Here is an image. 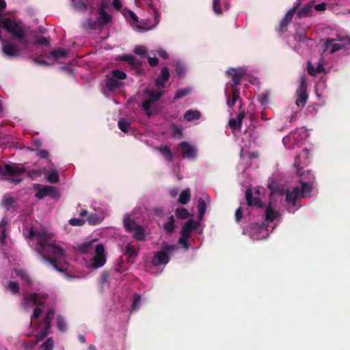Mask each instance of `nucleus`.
<instances>
[{
  "instance_id": "obj_1",
  "label": "nucleus",
  "mask_w": 350,
  "mask_h": 350,
  "mask_svg": "<svg viewBox=\"0 0 350 350\" xmlns=\"http://www.w3.org/2000/svg\"><path fill=\"white\" fill-rule=\"evenodd\" d=\"M38 253L42 256V259L49 262L56 271L60 273L65 271V269L60 267V264L58 262V260L64 258V251L62 247L52 243L44 252H38Z\"/></svg>"
},
{
  "instance_id": "obj_2",
  "label": "nucleus",
  "mask_w": 350,
  "mask_h": 350,
  "mask_svg": "<svg viewBox=\"0 0 350 350\" xmlns=\"http://www.w3.org/2000/svg\"><path fill=\"white\" fill-rule=\"evenodd\" d=\"M176 249V246L174 245L162 243L161 250L154 252L151 258L152 265L159 267L167 265L170 261L169 255L172 254Z\"/></svg>"
},
{
  "instance_id": "obj_3",
  "label": "nucleus",
  "mask_w": 350,
  "mask_h": 350,
  "mask_svg": "<svg viewBox=\"0 0 350 350\" xmlns=\"http://www.w3.org/2000/svg\"><path fill=\"white\" fill-rule=\"evenodd\" d=\"M2 27L10 33L14 40H21L25 36V31L21 22H16L10 18H5L1 21Z\"/></svg>"
},
{
  "instance_id": "obj_4",
  "label": "nucleus",
  "mask_w": 350,
  "mask_h": 350,
  "mask_svg": "<svg viewBox=\"0 0 350 350\" xmlns=\"http://www.w3.org/2000/svg\"><path fill=\"white\" fill-rule=\"evenodd\" d=\"M28 237L29 239L36 238L38 244L40 247L39 252H44L47 250L52 242H50L52 239V234L47 232L45 230L35 231L33 229H30Z\"/></svg>"
},
{
  "instance_id": "obj_5",
  "label": "nucleus",
  "mask_w": 350,
  "mask_h": 350,
  "mask_svg": "<svg viewBox=\"0 0 350 350\" xmlns=\"http://www.w3.org/2000/svg\"><path fill=\"white\" fill-rule=\"evenodd\" d=\"M144 92L148 96V98L142 102V108L145 111L146 116L150 117L153 115V111L150 109L152 105L161 98L164 92L162 90L154 91L146 89Z\"/></svg>"
},
{
  "instance_id": "obj_6",
  "label": "nucleus",
  "mask_w": 350,
  "mask_h": 350,
  "mask_svg": "<svg viewBox=\"0 0 350 350\" xmlns=\"http://www.w3.org/2000/svg\"><path fill=\"white\" fill-rule=\"evenodd\" d=\"M95 254L90 260V267L93 269L102 267L106 262V254L103 244H97L95 247Z\"/></svg>"
},
{
  "instance_id": "obj_7",
  "label": "nucleus",
  "mask_w": 350,
  "mask_h": 350,
  "mask_svg": "<svg viewBox=\"0 0 350 350\" xmlns=\"http://www.w3.org/2000/svg\"><path fill=\"white\" fill-rule=\"evenodd\" d=\"M299 191V186L295 187L292 191H288L286 194L287 210L289 213H294L297 209V200L301 198Z\"/></svg>"
},
{
  "instance_id": "obj_8",
  "label": "nucleus",
  "mask_w": 350,
  "mask_h": 350,
  "mask_svg": "<svg viewBox=\"0 0 350 350\" xmlns=\"http://www.w3.org/2000/svg\"><path fill=\"white\" fill-rule=\"evenodd\" d=\"M34 187L37 190L35 197L38 199H43L46 196H49L51 198H55L58 196L57 189L53 186H44L40 184H36Z\"/></svg>"
},
{
  "instance_id": "obj_9",
  "label": "nucleus",
  "mask_w": 350,
  "mask_h": 350,
  "mask_svg": "<svg viewBox=\"0 0 350 350\" xmlns=\"http://www.w3.org/2000/svg\"><path fill=\"white\" fill-rule=\"evenodd\" d=\"M307 83L306 80L304 77H301L300 79V84L297 90L296 94H297V99H296V105L298 107H303L305 106L308 96L307 94Z\"/></svg>"
},
{
  "instance_id": "obj_10",
  "label": "nucleus",
  "mask_w": 350,
  "mask_h": 350,
  "mask_svg": "<svg viewBox=\"0 0 350 350\" xmlns=\"http://www.w3.org/2000/svg\"><path fill=\"white\" fill-rule=\"evenodd\" d=\"M179 147L181 148V154L183 159H197L198 150L196 146L185 141L179 144Z\"/></svg>"
},
{
  "instance_id": "obj_11",
  "label": "nucleus",
  "mask_w": 350,
  "mask_h": 350,
  "mask_svg": "<svg viewBox=\"0 0 350 350\" xmlns=\"http://www.w3.org/2000/svg\"><path fill=\"white\" fill-rule=\"evenodd\" d=\"M2 44V51L7 57H16L20 55L21 51L17 44L7 40H3Z\"/></svg>"
},
{
  "instance_id": "obj_12",
  "label": "nucleus",
  "mask_w": 350,
  "mask_h": 350,
  "mask_svg": "<svg viewBox=\"0 0 350 350\" xmlns=\"http://www.w3.org/2000/svg\"><path fill=\"white\" fill-rule=\"evenodd\" d=\"M297 7L295 6L287 12L284 17L280 21L279 26L275 29L278 33H283L287 31L288 26L291 23L293 17L295 15Z\"/></svg>"
},
{
  "instance_id": "obj_13",
  "label": "nucleus",
  "mask_w": 350,
  "mask_h": 350,
  "mask_svg": "<svg viewBox=\"0 0 350 350\" xmlns=\"http://www.w3.org/2000/svg\"><path fill=\"white\" fill-rule=\"evenodd\" d=\"M46 295H42V296L37 293H32L29 295H25L23 297V305L26 307L29 305L31 302L37 306H43L44 301L41 300L42 299H45Z\"/></svg>"
},
{
  "instance_id": "obj_14",
  "label": "nucleus",
  "mask_w": 350,
  "mask_h": 350,
  "mask_svg": "<svg viewBox=\"0 0 350 350\" xmlns=\"http://www.w3.org/2000/svg\"><path fill=\"white\" fill-rule=\"evenodd\" d=\"M106 8L107 3L105 2L100 3L98 7V17L97 21L100 26L107 25L112 20V16L105 10Z\"/></svg>"
},
{
  "instance_id": "obj_15",
  "label": "nucleus",
  "mask_w": 350,
  "mask_h": 350,
  "mask_svg": "<svg viewBox=\"0 0 350 350\" xmlns=\"http://www.w3.org/2000/svg\"><path fill=\"white\" fill-rule=\"evenodd\" d=\"M245 200L247 205L249 206H255L257 208L263 207V203L258 196H254L252 190L250 188L245 191Z\"/></svg>"
},
{
  "instance_id": "obj_16",
  "label": "nucleus",
  "mask_w": 350,
  "mask_h": 350,
  "mask_svg": "<svg viewBox=\"0 0 350 350\" xmlns=\"http://www.w3.org/2000/svg\"><path fill=\"white\" fill-rule=\"evenodd\" d=\"M337 40V39L335 38H328L326 39L324 42V50L323 51L325 52L327 51H329V53L333 54L335 52L344 49L345 48V46L344 44H338V43H334Z\"/></svg>"
},
{
  "instance_id": "obj_17",
  "label": "nucleus",
  "mask_w": 350,
  "mask_h": 350,
  "mask_svg": "<svg viewBox=\"0 0 350 350\" xmlns=\"http://www.w3.org/2000/svg\"><path fill=\"white\" fill-rule=\"evenodd\" d=\"M198 223L193 219H189L186 221L183 226H182L180 230V234L182 237H185L186 238H189L191 236V232L197 229Z\"/></svg>"
},
{
  "instance_id": "obj_18",
  "label": "nucleus",
  "mask_w": 350,
  "mask_h": 350,
  "mask_svg": "<svg viewBox=\"0 0 350 350\" xmlns=\"http://www.w3.org/2000/svg\"><path fill=\"white\" fill-rule=\"evenodd\" d=\"M226 74L227 76L232 78V88H237V85L240 83L241 79L245 75L244 72L242 70H238L235 68L228 69L226 72Z\"/></svg>"
},
{
  "instance_id": "obj_19",
  "label": "nucleus",
  "mask_w": 350,
  "mask_h": 350,
  "mask_svg": "<svg viewBox=\"0 0 350 350\" xmlns=\"http://www.w3.org/2000/svg\"><path fill=\"white\" fill-rule=\"evenodd\" d=\"M170 71L167 67L164 66L161 70L160 75L154 80V84L157 88H164L165 83L170 79Z\"/></svg>"
},
{
  "instance_id": "obj_20",
  "label": "nucleus",
  "mask_w": 350,
  "mask_h": 350,
  "mask_svg": "<svg viewBox=\"0 0 350 350\" xmlns=\"http://www.w3.org/2000/svg\"><path fill=\"white\" fill-rule=\"evenodd\" d=\"M122 85V83L111 75H107L105 79V86L109 92H114Z\"/></svg>"
},
{
  "instance_id": "obj_21",
  "label": "nucleus",
  "mask_w": 350,
  "mask_h": 350,
  "mask_svg": "<svg viewBox=\"0 0 350 350\" xmlns=\"http://www.w3.org/2000/svg\"><path fill=\"white\" fill-rule=\"evenodd\" d=\"M26 172V169L24 167H18L17 165H12L10 164H5V173L7 176H15L18 174Z\"/></svg>"
},
{
  "instance_id": "obj_22",
  "label": "nucleus",
  "mask_w": 350,
  "mask_h": 350,
  "mask_svg": "<svg viewBox=\"0 0 350 350\" xmlns=\"http://www.w3.org/2000/svg\"><path fill=\"white\" fill-rule=\"evenodd\" d=\"M149 12L154 15L155 21L158 23L159 18V9L161 8L159 0H150L148 3Z\"/></svg>"
},
{
  "instance_id": "obj_23",
  "label": "nucleus",
  "mask_w": 350,
  "mask_h": 350,
  "mask_svg": "<svg viewBox=\"0 0 350 350\" xmlns=\"http://www.w3.org/2000/svg\"><path fill=\"white\" fill-rule=\"evenodd\" d=\"M301 187L299 186V193L301 194V197H310L311 191H312V186L307 182H305L302 180H300Z\"/></svg>"
},
{
  "instance_id": "obj_24",
  "label": "nucleus",
  "mask_w": 350,
  "mask_h": 350,
  "mask_svg": "<svg viewBox=\"0 0 350 350\" xmlns=\"http://www.w3.org/2000/svg\"><path fill=\"white\" fill-rule=\"evenodd\" d=\"M279 213L274 210L271 205L268 206L265 213V220L267 222L273 221L278 217Z\"/></svg>"
},
{
  "instance_id": "obj_25",
  "label": "nucleus",
  "mask_w": 350,
  "mask_h": 350,
  "mask_svg": "<svg viewBox=\"0 0 350 350\" xmlns=\"http://www.w3.org/2000/svg\"><path fill=\"white\" fill-rule=\"evenodd\" d=\"M96 242V240H92L88 242L83 243L82 244L78 246V251L82 254H88L93 250L94 245Z\"/></svg>"
},
{
  "instance_id": "obj_26",
  "label": "nucleus",
  "mask_w": 350,
  "mask_h": 350,
  "mask_svg": "<svg viewBox=\"0 0 350 350\" xmlns=\"http://www.w3.org/2000/svg\"><path fill=\"white\" fill-rule=\"evenodd\" d=\"M200 117L201 113L198 110L193 109L187 110L183 116L184 119L188 122L198 120Z\"/></svg>"
},
{
  "instance_id": "obj_27",
  "label": "nucleus",
  "mask_w": 350,
  "mask_h": 350,
  "mask_svg": "<svg viewBox=\"0 0 350 350\" xmlns=\"http://www.w3.org/2000/svg\"><path fill=\"white\" fill-rule=\"evenodd\" d=\"M133 238L137 241H144L146 237L145 230L144 228L138 225L137 228L133 231Z\"/></svg>"
},
{
  "instance_id": "obj_28",
  "label": "nucleus",
  "mask_w": 350,
  "mask_h": 350,
  "mask_svg": "<svg viewBox=\"0 0 350 350\" xmlns=\"http://www.w3.org/2000/svg\"><path fill=\"white\" fill-rule=\"evenodd\" d=\"M174 217L173 215L168 217L166 221L163 224V229L167 233H172L175 228Z\"/></svg>"
},
{
  "instance_id": "obj_29",
  "label": "nucleus",
  "mask_w": 350,
  "mask_h": 350,
  "mask_svg": "<svg viewBox=\"0 0 350 350\" xmlns=\"http://www.w3.org/2000/svg\"><path fill=\"white\" fill-rule=\"evenodd\" d=\"M16 200L13 197L5 196L1 202V206L6 211H9L13 206Z\"/></svg>"
},
{
  "instance_id": "obj_30",
  "label": "nucleus",
  "mask_w": 350,
  "mask_h": 350,
  "mask_svg": "<svg viewBox=\"0 0 350 350\" xmlns=\"http://www.w3.org/2000/svg\"><path fill=\"white\" fill-rule=\"evenodd\" d=\"M165 159L168 161H172L173 159V154L172 151L167 146H161L157 148Z\"/></svg>"
},
{
  "instance_id": "obj_31",
  "label": "nucleus",
  "mask_w": 350,
  "mask_h": 350,
  "mask_svg": "<svg viewBox=\"0 0 350 350\" xmlns=\"http://www.w3.org/2000/svg\"><path fill=\"white\" fill-rule=\"evenodd\" d=\"M46 180L52 184L57 183L59 181V173L55 170L49 171L46 174Z\"/></svg>"
},
{
  "instance_id": "obj_32",
  "label": "nucleus",
  "mask_w": 350,
  "mask_h": 350,
  "mask_svg": "<svg viewBox=\"0 0 350 350\" xmlns=\"http://www.w3.org/2000/svg\"><path fill=\"white\" fill-rule=\"evenodd\" d=\"M138 225L134 220L130 218L124 219V227L127 232H132Z\"/></svg>"
},
{
  "instance_id": "obj_33",
  "label": "nucleus",
  "mask_w": 350,
  "mask_h": 350,
  "mask_svg": "<svg viewBox=\"0 0 350 350\" xmlns=\"http://www.w3.org/2000/svg\"><path fill=\"white\" fill-rule=\"evenodd\" d=\"M191 198V192L189 188L183 190L178 198V202L182 204H186L189 202Z\"/></svg>"
},
{
  "instance_id": "obj_34",
  "label": "nucleus",
  "mask_w": 350,
  "mask_h": 350,
  "mask_svg": "<svg viewBox=\"0 0 350 350\" xmlns=\"http://www.w3.org/2000/svg\"><path fill=\"white\" fill-rule=\"evenodd\" d=\"M51 55L55 59L59 58H64L68 56V51L66 49L62 48H57L53 50L51 53Z\"/></svg>"
},
{
  "instance_id": "obj_35",
  "label": "nucleus",
  "mask_w": 350,
  "mask_h": 350,
  "mask_svg": "<svg viewBox=\"0 0 350 350\" xmlns=\"http://www.w3.org/2000/svg\"><path fill=\"white\" fill-rule=\"evenodd\" d=\"M54 314H55V310L53 309H51L47 311V312L44 318V327H46V329H51V322L53 319Z\"/></svg>"
},
{
  "instance_id": "obj_36",
  "label": "nucleus",
  "mask_w": 350,
  "mask_h": 350,
  "mask_svg": "<svg viewBox=\"0 0 350 350\" xmlns=\"http://www.w3.org/2000/svg\"><path fill=\"white\" fill-rule=\"evenodd\" d=\"M15 273L17 276L24 280L28 284H32V280L27 271L24 269H16Z\"/></svg>"
},
{
  "instance_id": "obj_37",
  "label": "nucleus",
  "mask_w": 350,
  "mask_h": 350,
  "mask_svg": "<svg viewBox=\"0 0 350 350\" xmlns=\"http://www.w3.org/2000/svg\"><path fill=\"white\" fill-rule=\"evenodd\" d=\"M5 225H6V222L4 219H3L0 222V245H3L5 244V239L7 238V235L5 233V230H6Z\"/></svg>"
},
{
  "instance_id": "obj_38",
  "label": "nucleus",
  "mask_w": 350,
  "mask_h": 350,
  "mask_svg": "<svg viewBox=\"0 0 350 350\" xmlns=\"http://www.w3.org/2000/svg\"><path fill=\"white\" fill-rule=\"evenodd\" d=\"M124 254L129 258H135L138 255V250L131 244H127L125 247Z\"/></svg>"
},
{
  "instance_id": "obj_39",
  "label": "nucleus",
  "mask_w": 350,
  "mask_h": 350,
  "mask_svg": "<svg viewBox=\"0 0 350 350\" xmlns=\"http://www.w3.org/2000/svg\"><path fill=\"white\" fill-rule=\"evenodd\" d=\"M72 6L75 10L80 12H85L87 9V5L83 0H73Z\"/></svg>"
},
{
  "instance_id": "obj_40",
  "label": "nucleus",
  "mask_w": 350,
  "mask_h": 350,
  "mask_svg": "<svg viewBox=\"0 0 350 350\" xmlns=\"http://www.w3.org/2000/svg\"><path fill=\"white\" fill-rule=\"evenodd\" d=\"M206 203L204 200L202 198H199L198 201V215L199 217L202 219L206 211Z\"/></svg>"
},
{
  "instance_id": "obj_41",
  "label": "nucleus",
  "mask_w": 350,
  "mask_h": 350,
  "mask_svg": "<svg viewBox=\"0 0 350 350\" xmlns=\"http://www.w3.org/2000/svg\"><path fill=\"white\" fill-rule=\"evenodd\" d=\"M176 216L182 219H187L189 217V211L185 208H178L175 211Z\"/></svg>"
},
{
  "instance_id": "obj_42",
  "label": "nucleus",
  "mask_w": 350,
  "mask_h": 350,
  "mask_svg": "<svg viewBox=\"0 0 350 350\" xmlns=\"http://www.w3.org/2000/svg\"><path fill=\"white\" fill-rule=\"evenodd\" d=\"M56 325L57 329L61 332H65L66 330V325L64 318L58 315L56 319Z\"/></svg>"
},
{
  "instance_id": "obj_43",
  "label": "nucleus",
  "mask_w": 350,
  "mask_h": 350,
  "mask_svg": "<svg viewBox=\"0 0 350 350\" xmlns=\"http://www.w3.org/2000/svg\"><path fill=\"white\" fill-rule=\"evenodd\" d=\"M54 342L52 338H49L40 346V350H53Z\"/></svg>"
},
{
  "instance_id": "obj_44",
  "label": "nucleus",
  "mask_w": 350,
  "mask_h": 350,
  "mask_svg": "<svg viewBox=\"0 0 350 350\" xmlns=\"http://www.w3.org/2000/svg\"><path fill=\"white\" fill-rule=\"evenodd\" d=\"M311 10L312 7L308 5L299 10L297 12V14L299 18L306 17L310 14Z\"/></svg>"
},
{
  "instance_id": "obj_45",
  "label": "nucleus",
  "mask_w": 350,
  "mask_h": 350,
  "mask_svg": "<svg viewBox=\"0 0 350 350\" xmlns=\"http://www.w3.org/2000/svg\"><path fill=\"white\" fill-rule=\"evenodd\" d=\"M130 122L124 119H120L118 122V128L124 133H127L130 127Z\"/></svg>"
},
{
  "instance_id": "obj_46",
  "label": "nucleus",
  "mask_w": 350,
  "mask_h": 350,
  "mask_svg": "<svg viewBox=\"0 0 350 350\" xmlns=\"http://www.w3.org/2000/svg\"><path fill=\"white\" fill-rule=\"evenodd\" d=\"M190 92H191V90L189 88L180 89L176 92V93L174 97V99L178 100L184 96H187L188 94H190Z\"/></svg>"
},
{
  "instance_id": "obj_47",
  "label": "nucleus",
  "mask_w": 350,
  "mask_h": 350,
  "mask_svg": "<svg viewBox=\"0 0 350 350\" xmlns=\"http://www.w3.org/2000/svg\"><path fill=\"white\" fill-rule=\"evenodd\" d=\"M7 288L13 293L17 294L19 293L20 286L17 282L10 281L8 284Z\"/></svg>"
},
{
  "instance_id": "obj_48",
  "label": "nucleus",
  "mask_w": 350,
  "mask_h": 350,
  "mask_svg": "<svg viewBox=\"0 0 350 350\" xmlns=\"http://www.w3.org/2000/svg\"><path fill=\"white\" fill-rule=\"evenodd\" d=\"M111 76L113 77L114 79H116V80H118V81L124 79L126 77V73L120 70H118V69L113 70L111 72Z\"/></svg>"
},
{
  "instance_id": "obj_49",
  "label": "nucleus",
  "mask_w": 350,
  "mask_h": 350,
  "mask_svg": "<svg viewBox=\"0 0 350 350\" xmlns=\"http://www.w3.org/2000/svg\"><path fill=\"white\" fill-rule=\"evenodd\" d=\"M141 304V296L139 294H135L133 296V301L131 307V311H137Z\"/></svg>"
},
{
  "instance_id": "obj_50",
  "label": "nucleus",
  "mask_w": 350,
  "mask_h": 350,
  "mask_svg": "<svg viewBox=\"0 0 350 350\" xmlns=\"http://www.w3.org/2000/svg\"><path fill=\"white\" fill-rule=\"evenodd\" d=\"M87 221L90 225H96L100 223V219L96 213L90 215L87 218Z\"/></svg>"
},
{
  "instance_id": "obj_51",
  "label": "nucleus",
  "mask_w": 350,
  "mask_h": 350,
  "mask_svg": "<svg viewBox=\"0 0 350 350\" xmlns=\"http://www.w3.org/2000/svg\"><path fill=\"white\" fill-rule=\"evenodd\" d=\"M36 40L33 42V44H38L40 45H44L46 46H50V40L49 38L45 37H35Z\"/></svg>"
},
{
  "instance_id": "obj_52",
  "label": "nucleus",
  "mask_w": 350,
  "mask_h": 350,
  "mask_svg": "<svg viewBox=\"0 0 350 350\" xmlns=\"http://www.w3.org/2000/svg\"><path fill=\"white\" fill-rule=\"evenodd\" d=\"M133 52L139 55H144L147 53V49L144 46L137 45L135 46Z\"/></svg>"
},
{
  "instance_id": "obj_53",
  "label": "nucleus",
  "mask_w": 350,
  "mask_h": 350,
  "mask_svg": "<svg viewBox=\"0 0 350 350\" xmlns=\"http://www.w3.org/2000/svg\"><path fill=\"white\" fill-rule=\"evenodd\" d=\"M231 93L232 96L230 98L232 99H234V101L237 102V100H241L240 97V90L238 88H232Z\"/></svg>"
},
{
  "instance_id": "obj_54",
  "label": "nucleus",
  "mask_w": 350,
  "mask_h": 350,
  "mask_svg": "<svg viewBox=\"0 0 350 350\" xmlns=\"http://www.w3.org/2000/svg\"><path fill=\"white\" fill-rule=\"evenodd\" d=\"M295 39L297 40L300 42H304L307 40H308L307 36L306 33L301 31H297L295 35Z\"/></svg>"
},
{
  "instance_id": "obj_55",
  "label": "nucleus",
  "mask_w": 350,
  "mask_h": 350,
  "mask_svg": "<svg viewBox=\"0 0 350 350\" xmlns=\"http://www.w3.org/2000/svg\"><path fill=\"white\" fill-rule=\"evenodd\" d=\"M120 59L122 61L127 62L131 65H135L136 60L135 58L132 55H125L120 57Z\"/></svg>"
},
{
  "instance_id": "obj_56",
  "label": "nucleus",
  "mask_w": 350,
  "mask_h": 350,
  "mask_svg": "<svg viewBox=\"0 0 350 350\" xmlns=\"http://www.w3.org/2000/svg\"><path fill=\"white\" fill-rule=\"evenodd\" d=\"M69 224L73 226H81L85 224V221L84 219L78 218H72L69 220Z\"/></svg>"
},
{
  "instance_id": "obj_57",
  "label": "nucleus",
  "mask_w": 350,
  "mask_h": 350,
  "mask_svg": "<svg viewBox=\"0 0 350 350\" xmlns=\"http://www.w3.org/2000/svg\"><path fill=\"white\" fill-rule=\"evenodd\" d=\"M213 9L217 14H221L222 10L220 5V0H213Z\"/></svg>"
},
{
  "instance_id": "obj_58",
  "label": "nucleus",
  "mask_w": 350,
  "mask_h": 350,
  "mask_svg": "<svg viewBox=\"0 0 350 350\" xmlns=\"http://www.w3.org/2000/svg\"><path fill=\"white\" fill-rule=\"evenodd\" d=\"M228 125L230 129L233 130L240 129L241 128V124H239L237 120L234 118H230L229 120Z\"/></svg>"
},
{
  "instance_id": "obj_59",
  "label": "nucleus",
  "mask_w": 350,
  "mask_h": 350,
  "mask_svg": "<svg viewBox=\"0 0 350 350\" xmlns=\"http://www.w3.org/2000/svg\"><path fill=\"white\" fill-rule=\"evenodd\" d=\"M175 71L178 76L181 77L185 74V68L183 64L177 63L175 65Z\"/></svg>"
},
{
  "instance_id": "obj_60",
  "label": "nucleus",
  "mask_w": 350,
  "mask_h": 350,
  "mask_svg": "<svg viewBox=\"0 0 350 350\" xmlns=\"http://www.w3.org/2000/svg\"><path fill=\"white\" fill-rule=\"evenodd\" d=\"M27 176L31 178H33L34 177L39 176L41 175L42 172L39 170H31L27 171Z\"/></svg>"
},
{
  "instance_id": "obj_61",
  "label": "nucleus",
  "mask_w": 350,
  "mask_h": 350,
  "mask_svg": "<svg viewBox=\"0 0 350 350\" xmlns=\"http://www.w3.org/2000/svg\"><path fill=\"white\" fill-rule=\"evenodd\" d=\"M109 277V273L107 271H103L99 278V282L100 284L103 285L105 284Z\"/></svg>"
},
{
  "instance_id": "obj_62",
  "label": "nucleus",
  "mask_w": 350,
  "mask_h": 350,
  "mask_svg": "<svg viewBox=\"0 0 350 350\" xmlns=\"http://www.w3.org/2000/svg\"><path fill=\"white\" fill-rule=\"evenodd\" d=\"M37 155L39 156L42 159H47L49 156V153L46 150L42 149H36Z\"/></svg>"
},
{
  "instance_id": "obj_63",
  "label": "nucleus",
  "mask_w": 350,
  "mask_h": 350,
  "mask_svg": "<svg viewBox=\"0 0 350 350\" xmlns=\"http://www.w3.org/2000/svg\"><path fill=\"white\" fill-rule=\"evenodd\" d=\"M50 329H46V327H44V329L37 334L38 338L40 340H42L44 338L46 337L48 334L50 333Z\"/></svg>"
},
{
  "instance_id": "obj_64",
  "label": "nucleus",
  "mask_w": 350,
  "mask_h": 350,
  "mask_svg": "<svg viewBox=\"0 0 350 350\" xmlns=\"http://www.w3.org/2000/svg\"><path fill=\"white\" fill-rule=\"evenodd\" d=\"M269 98V96L268 94H262L261 95H260L259 101L260 104L265 105L267 103Z\"/></svg>"
}]
</instances>
